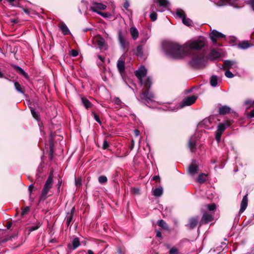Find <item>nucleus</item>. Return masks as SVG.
<instances>
[{"instance_id": "cd10ccee", "label": "nucleus", "mask_w": 254, "mask_h": 254, "mask_svg": "<svg viewBox=\"0 0 254 254\" xmlns=\"http://www.w3.org/2000/svg\"><path fill=\"white\" fill-rule=\"evenodd\" d=\"M150 17L152 21H154L157 19V14L154 11V5H152L151 7V12L150 14Z\"/></svg>"}, {"instance_id": "052dcab7", "label": "nucleus", "mask_w": 254, "mask_h": 254, "mask_svg": "<svg viewBox=\"0 0 254 254\" xmlns=\"http://www.w3.org/2000/svg\"><path fill=\"white\" fill-rule=\"evenodd\" d=\"M134 141L133 140H131V146H130V149L132 150L134 147Z\"/></svg>"}, {"instance_id": "b1692460", "label": "nucleus", "mask_w": 254, "mask_h": 254, "mask_svg": "<svg viewBox=\"0 0 254 254\" xmlns=\"http://www.w3.org/2000/svg\"><path fill=\"white\" fill-rule=\"evenodd\" d=\"M163 188L162 187H158L153 190V194L154 196H160L162 194Z\"/></svg>"}, {"instance_id": "4be33fe9", "label": "nucleus", "mask_w": 254, "mask_h": 254, "mask_svg": "<svg viewBox=\"0 0 254 254\" xmlns=\"http://www.w3.org/2000/svg\"><path fill=\"white\" fill-rule=\"evenodd\" d=\"M230 108L227 106H223L219 108V113L221 115H225L229 113L230 111Z\"/></svg>"}, {"instance_id": "9b49d317", "label": "nucleus", "mask_w": 254, "mask_h": 254, "mask_svg": "<svg viewBox=\"0 0 254 254\" xmlns=\"http://www.w3.org/2000/svg\"><path fill=\"white\" fill-rule=\"evenodd\" d=\"M118 39L119 42L120 43L121 46L124 50L126 48L127 45V43L126 42V39L124 37L123 35L122 32L120 30L118 31Z\"/></svg>"}, {"instance_id": "39448f33", "label": "nucleus", "mask_w": 254, "mask_h": 254, "mask_svg": "<svg viewBox=\"0 0 254 254\" xmlns=\"http://www.w3.org/2000/svg\"><path fill=\"white\" fill-rule=\"evenodd\" d=\"M154 3L157 4V6H154L156 11L163 12L166 9L170 2L168 0H154Z\"/></svg>"}, {"instance_id": "338daca9", "label": "nucleus", "mask_w": 254, "mask_h": 254, "mask_svg": "<svg viewBox=\"0 0 254 254\" xmlns=\"http://www.w3.org/2000/svg\"><path fill=\"white\" fill-rule=\"evenodd\" d=\"M8 1H9L10 2L12 3V2H13L15 0H7Z\"/></svg>"}, {"instance_id": "6e6552de", "label": "nucleus", "mask_w": 254, "mask_h": 254, "mask_svg": "<svg viewBox=\"0 0 254 254\" xmlns=\"http://www.w3.org/2000/svg\"><path fill=\"white\" fill-rule=\"evenodd\" d=\"M107 6L106 5L103 4L101 3L93 2L92 3V6L90 7V9L94 12H96L98 13L99 12L98 10H105Z\"/></svg>"}, {"instance_id": "f3484780", "label": "nucleus", "mask_w": 254, "mask_h": 254, "mask_svg": "<svg viewBox=\"0 0 254 254\" xmlns=\"http://www.w3.org/2000/svg\"><path fill=\"white\" fill-rule=\"evenodd\" d=\"M220 53L216 49H212L209 54V58L212 60L216 59L220 57Z\"/></svg>"}, {"instance_id": "a18cd8bd", "label": "nucleus", "mask_w": 254, "mask_h": 254, "mask_svg": "<svg viewBox=\"0 0 254 254\" xmlns=\"http://www.w3.org/2000/svg\"><path fill=\"white\" fill-rule=\"evenodd\" d=\"M114 102L117 105H120L121 104V100L118 97H116L114 98Z\"/></svg>"}, {"instance_id": "f257e3e1", "label": "nucleus", "mask_w": 254, "mask_h": 254, "mask_svg": "<svg viewBox=\"0 0 254 254\" xmlns=\"http://www.w3.org/2000/svg\"><path fill=\"white\" fill-rule=\"evenodd\" d=\"M206 44V40L203 37L190 40L183 45L178 43L167 42L164 44L165 54L170 58L174 59H181L185 56L192 55L189 64L190 66L196 68H201L205 66L207 58L202 52H193V50L202 49Z\"/></svg>"}, {"instance_id": "f8f14e48", "label": "nucleus", "mask_w": 254, "mask_h": 254, "mask_svg": "<svg viewBox=\"0 0 254 254\" xmlns=\"http://www.w3.org/2000/svg\"><path fill=\"white\" fill-rule=\"evenodd\" d=\"M213 220V216L212 215L208 213H205L203 214L201 221H200V224H206L208 223L209 222H210Z\"/></svg>"}, {"instance_id": "1a4fd4ad", "label": "nucleus", "mask_w": 254, "mask_h": 254, "mask_svg": "<svg viewBox=\"0 0 254 254\" xmlns=\"http://www.w3.org/2000/svg\"><path fill=\"white\" fill-rule=\"evenodd\" d=\"M210 39H211L212 42L213 44H216V39L217 38H224L225 37V35L215 30H213L211 33L210 34Z\"/></svg>"}, {"instance_id": "69168bd1", "label": "nucleus", "mask_w": 254, "mask_h": 254, "mask_svg": "<svg viewBox=\"0 0 254 254\" xmlns=\"http://www.w3.org/2000/svg\"><path fill=\"white\" fill-rule=\"evenodd\" d=\"M118 253H119V254H122V251H121V249H119V250H118Z\"/></svg>"}, {"instance_id": "5fc2aeb1", "label": "nucleus", "mask_w": 254, "mask_h": 254, "mask_svg": "<svg viewBox=\"0 0 254 254\" xmlns=\"http://www.w3.org/2000/svg\"><path fill=\"white\" fill-rule=\"evenodd\" d=\"M134 133L135 136H138L139 135V134H140V132H139V131L138 130L135 129L134 130Z\"/></svg>"}, {"instance_id": "7ed1b4c3", "label": "nucleus", "mask_w": 254, "mask_h": 254, "mask_svg": "<svg viewBox=\"0 0 254 254\" xmlns=\"http://www.w3.org/2000/svg\"><path fill=\"white\" fill-rule=\"evenodd\" d=\"M232 123L230 121H225L222 123H220L217 127V129L215 133V139L217 142H219L221 139V135L223 132Z\"/></svg>"}, {"instance_id": "680f3d73", "label": "nucleus", "mask_w": 254, "mask_h": 254, "mask_svg": "<svg viewBox=\"0 0 254 254\" xmlns=\"http://www.w3.org/2000/svg\"><path fill=\"white\" fill-rule=\"evenodd\" d=\"M250 115L251 117H254V109L251 112Z\"/></svg>"}, {"instance_id": "f704fd0d", "label": "nucleus", "mask_w": 254, "mask_h": 254, "mask_svg": "<svg viewBox=\"0 0 254 254\" xmlns=\"http://www.w3.org/2000/svg\"><path fill=\"white\" fill-rule=\"evenodd\" d=\"M136 54L139 56H142L143 55V47L142 46H138L136 48Z\"/></svg>"}, {"instance_id": "09e8293b", "label": "nucleus", "mask_w": 254, "mask_h": 254, "mask_svg": "<svg viewBox=\"0 0 254 254\" xmlns=\"http://www.w3.org/2000/svg\"><path fill=\"white\" fill-rule=\"evenodd\" d=\"M249 4L251 5L252 7L254 8V0H249Z\"/></svg>"}, {"instance_id": "de8ad7c7", "label": "nucleus", "mask_w": 254, "mask_h": 254, "mask_svg": "<svg viewBox=\"0 0 254 254\" xmlns=\"http://www.w3.org/2000/svg\"><path fill=\"white\" fill-rule=\"evenodd\" d=\"M20 73L22 74L25 78H28V75L27 73L25 72V71L22 69V70L20 72Z\"/></svg>"}, {"instance_id": "864d4df0", "label": "nucleus", "mask_w": 254, "mask_h": 254, "mask_svg": "<svg viewBox=\"0 0 254 254\" xmlns=\"http://www.w3.org/2000/svg\"><path fill=\"white\" fill-rule=\"evenodd\" d=\"M75 185L76 186H79L81 185V181L80 180H75Z\"/></svg>"}, {"instance_id": "ddd939ff", "label": "nucleus", "mask_w": 254, "mask_h": 254, "mask_svg": "<svg viewBox=\"0 0 254 254\" xmlns=\"http://www.w3.org/2000/svg\"><path fill=\"white\" fill-rule=\"evenodd\" d=\"M248 194H246L243 197L241 201L240 212L242 213L245 210L248 206Z\"/></svg>"}, {"instance_id": "6e6d98bb", "label": "nucleus", "mask_w": 254, "mask_h": 254, "mask_svg": "<svg viewBox=\"0 0 254 254\" xmlns=\"http://www.w3.org/2000/svg\"><path fill=\"white\" fill-rule=\"evenodd\" d=\"M245 104L250 106H252L254 105V102L251 101H246Z\"/></svg>"}, {"instance_id": "e433bc0d", "label": "nucleus", "mask_w": 254, "mask_h": 254, "mask_svg": "<svg viewBox=\"0 0 254 254\" xmlns=\"http://www.w3.org/2000/svg\"><path fill=\"white\" fill-rule=\"evenodd\" d=\"M207 209L210 211H213L216 208V205L214 203L207 204L206 205Z\"/></svg>"}, {"instance_id": "0eeeda50", "label": "nucleus", "mask_w": 254, "mask_h": 254, "mask_svg": "<svg viewBox=\"0 0 254 254\" xmlns=\"http://www.w3.org/2000/svg\"><path fill=\"white\" fill-rule=\"evenodd\" d=\"M176 14L177 16L182 18V22L186 25L190 26L191 25L192 21L189 18H187L186 17V14L184 10L181 9H178L177 10Z\"/></svg>"}, {"instance_id": "c756f323", "label": "nucleus", "mask_w": 254, "mask_h": 254, "mask_svg": "<svg viewBox=\"0 0 254 254\" xmlns=\"http://www.w3.org/2000/svg\"><path fill=\"white\" fill-rule=\"evenodd\" d=\"M81 100L83 104L86 109H88L91 107V104L88 99L82 98Z\"/></svg>"}, {"instance_id": "4468645a", "label": "nucleus", "mask_w": 254, "mask_h": 254, "mask_svg": "<svg viewBox=\"0 0 254 254\" xmlns=\"http://www.w3.org/2000/svg\"><path fill=\"white\" fill-rule=\"evenodd\" d=\"M117 67L118 70L122 75V77L124 78V76L125 74V63L123 61L119 60L118 61L117 63Z\"/></svg>"}, {"instance_id": "aec40b11", "label": "nucleus", "mask_w": 254, "mask_h": 254, "mask_svg": "<svg viewBox=\"0 0 254 254\" xmlns=\"http://www.w3.org/2000/svg\"><path fill=\"white\" fill-rule=\"evenodd\" d=\"M59 27L61 29L63 34L64 35H68L70 34V31L66 25L65 24H64L63 22L59 24Z\"/></svg>"}, {"instance_id": "37998d69", "label": "nucleus", "mask_w": 254, "mask_h": 254, "mask_svg": "<svg viewBox=\"0 0 254 254\" xmlns=\"http://www.w3.org/2000/svg\"><path fill=\"white\" fill-rule=\"evenodd\" d=\"M17 234H14L12 235L8 236L5 241H7V240H12L13 239H15L16 238H17Z\"/></svg>"}, {"instance_id": "774afa93", "label": "nucleus", "mask_w": 254, "mask_h": 254, "mask_svg": "<svg viewBox=\"0 0 254 254\" xmlns=\"http://www.w3.org/2000/svg\"><path fill=\"white\" fill-rule=\"evenodd\" d=\"M166 110H171V111H173V109H171L170 108H169L168 109H165Z\"/></svg>"}, {"instance_id": "9d476101", "label": "nucleus", "mask_w": 254, "mask_h": 254, "mask_svg": "<svg viewBox=\"0 0 254 254\" xmlns=\"http://www.w3.org/2000/svg\"><path fill=\"white\" fill-rule=\"evenodd\" d=\"M198 170V164L195 160H193L189 167V173L191 175L196 174Z\"/></svg>"}, {"instance_id": "a19ab883", "label": "nucleus", "mask_w": 254, "mask_h": 254, "mask_svg": "<svg viewBox=\"0 0 254 254\" xmlns=\"http://www.w3.org/2000/svg\"><path fill=\"white\" fill-rule=\"evenodd\" d=\"M109 146V143L107 142L106 140H104L103 143V149H107Z\"/></svg>"}, {"instance_id": "473e14b6", "label": "nucleus", "mask_w": 254, "mask_h": 254, "mask_svg": "<svg viewBox=\"0 0 254 254\" xmlns=\"http://www.w3.org/2000/svg\"><path fill=\"white\" fill-rule=\"evenodd\" d=\"M41 225V223L40 222L36 223L35 226H32L29 228V231L31 232L33 231L37 230Z\"/></svg>"}, {"instance_id": "f03ea898", "label": "nucleus", "mask_w": 254, "mask_h": 254, "mask_svg": "<svg viewBox=\"0 0 254 254\" xmlns=\"http://www.w3.org/2000/svg\"><path fill=\"white\" fill-rule=\"evenodd\" d=\"M147 74V69L144 66H140L139 69L135 71V75L139 80L141 86H143L142 92L140 94V98L141 100L146 101H152L154 98V94L148 91L152 84L151 80L149 77H147L143 80L142 78L146 76Z\"/></svg>"}, {"instance_id": "dca6fc26", "label": "nucleus", "mask_w": 254, "mask_h": 254, "mask_svg": "<svg viewBox=\"0 0 254 254\" xmlns=\"http://www.w3.org/2000/svg\"><path fill=\"white\" fill-rule=\"evenodd\" d=\"M74 212V207H73L70 213H68L66 215L65 219H66V223L67 226H68L71 222L72 221L73 217V214Z\"/></svg>"}, {"instance_id": "603ef678", "label": "nucleus", "mask_w": 254, "mask_h": 254, "mask_svg": "<svg viewBox=\"0 0 254 254\" xmlns=\"http://www.w3.org/2000/svg\"><path fill=\"white\" fill-rule=\"evenodd\" d=\"M156 237H159V238H161L162 234H161V232L160 231H158V230L156 231Z\"/></svg>"}, {"instance_id": "423d86ee", "label": "nucleus", "mask_w": 254, "mask_h": 254, "mask_svg": "<svg viewBox=\"0 0 254 254\" xmlns=\"http://www.w3.org/2000/svg\"><path fill=\"white\" fill-rule=\"evenodd\" d=\"M197 98L196 95H190L185 97L180 104V108L191 105L195 103Z\"/></svg>"}, {"instance_id": "49530a36", "label": "nucleus", "mask_w": 254, "mask_h": 254, "mask_svg": "<svg viewBox=\"0 0 254 254\" xmlns=\"http://www.w3.org/2000/svg\"><path fill=\"white\" fill-rule=\"evenodd\" d=\"M98 14L100 15H102L104 17H108L109 15H110V14H109L108 12L106 13H102V12H98Z\"/></svg>"}, {"instance_id": "2f4dec72", "label": "nucleus", "mask_w": 254, "mask_h": 254, "mask_svg": "<svg viewBox=\"0 0 254 254\" xmlns=\"http://www.w3.org/2000/svg\"><path fill=\"white\" fill-rule=\"evenodd\" d=\"M14 86L15 89L19 93L24 94V92L22 90V87L21 85L18 82H14Z\"/></svg>"}, {"instance_id": "c03bdc74", "label": "nucleus", "mask_w": 254, "mask_h": 254, "mask_svg": "<svg viewBox=\"0 0 254 254\" xmlns=\"http://www.w3.org/2000/svg\"><path fill=\"white\" fill-rule=\"evenodd\" d=\"M93 115H94V118L95 120V121L96 122H97L98 123L101 124V121L100 120L99 116L96 114H95V113H94Z\"/></svg>"}, {"instance_id": "ea45409f", "label": "nucleus", "mask_w": 254, "mask_h": 254, "mask_svg": "<svg viewBox=\"0 0 254 254\" xmlns=\"http://www.w3.org/2000/svg\"><path fill=\"white\" fill-rule=\"evenodd\" d=\"M178 250L175 248H172L169 251V254H178Z\"/></svg>"}, {"instance_id": "13d9d810", "label": "nucleus", "mask_w": 254, "mask_h": 254, "mask_svg": "<svg viewBox=\"0 0 254 254\" xmlns=\"http://www.w3.org/2000/svg\"><path fill=\"white\" fill-rule=\"evenodd\" d=\"M11 226L12 223L10 222H8L6 226L7 229H9L11 228Z\"/></svg>"}, {"instance_id": "5701e85b", "label": "nucleus", "mask_w": 254, "mask_h": 254, "mask_svg": "<svg viewBox=\"0 0 254 254\" xmlns=\"http://www.w3.org/2000/svg\"><path fill=\"white\" fill-rule=\"evenodd\" d=\"M251 46V45L247 41H244L240 42L238 47L241 49H246Z\"/></svg>"}, {"instance_id": "72a5a7b5", "label": "nucleus", "mask_w": 254, "mask_h": 254, "mask_svg": "<svg viewBox=\"0 0 254 254\" xmlns=\"http://www.w3.org/2000/svg\"><path fill=\"white\" fill-rule=\"evenodd\" d=\"M107 181V178L105 176H100L98 177V181L101 184H106Z\"/></svg>"}, {"instance_id": "6ab92c4d", "label": "nucleus", "mask_w": 254, "mask_h": 254, "mask_svg": "<svg viewBox=\"0 0 254 254\" xmlns=\"http://www.w3.org/2000/svg\"><path fill=\"white\" fill-rule=\"evenodd\" d=\"M96 42L100 49L105 48L106 46L105 40L101 37H98L96 39Z\"/></svg>"}, {"instance_id": "3c124183", "label": "nucleus", "mask_w": 254, "mask_h": 254, "mask_svg": "<svg viewBox=\"0 0 254 254\" xmlns=\"http://www.w3.org/2000/svg\"><path fill=\"white\" fill-rule=\"evenodd\" d=\"M14 68L17 71L19 72L22 70V68H21L20 66H17V65H14Z\"/></svg>"}, {"instance_id": "58836bf2", "label": "nucleus", "mask_w": 254, "mask_h": 254, "mask_svg": "<svg viewBox=\"0 0 254 254\" xmlns=\"http://www.w3.org/2000/svg\"><path fill=\"white\" fill-rule=\"evenodd\" d=\"M31 112L33 118L36 119L37 120H38L39 116L38 114L35 111V110L34 109H31Z\"/></svg>"}, {"instance_id": "79ce46f5", "label": "nucleus", "mask_w": 254, "mask_h": 254, "mask_svg": "<svg viewBox=\"0 0 254 254\" xmlns=\"http://www.w3.org/2000/svg\"><path fill=\"white\" fill-rule=\"evenodd\" d=\"M71 55L72 57H75L78 56V52L75 50H72L71 51Z\"/></svg>"}, {"instance_id": "393cba45", "label": "nucleus", "mask_w": 254, "mask_h": 254, "mask_svg": "<svg viewBox=\"0 0 254 254\" xmlns=\"http://www.w3.org/2000/svg\"><path fill=\"white\" fill-rule=\"evenodd\" d=\"M218 78L216 75H212L210 78V84L213 87H216L217 85Z\"/></svg>"}, {"instance_id": "4d7b16f0", "label": "nucleus", "mask_w": 254, "mask_h": 254, "mask_svg": "<svg viewBox=\"0 0 254 254\" xmlns=\"http://www.w3.org/2000/svg\"><path fill=\"white\" fill-rule=\"evenodd\" d=\"M98 58L101 61V62H104V60H105V58L103 56H101L100 55H98Z\"/></svg>"}, {"instance_id": "c9c22d12", "label": "nucleus", "mask_w": 254, "mask_h": 254, "mask_svg": "<svg viewBox=\"0 0 254 254\" xmlns=\"http://www.w3.org/2000/svg\"><path fill=\"white\" fill-rule=\"evenodd\" d=\"M30 210V207L28 206L22 208L21 215L24 216L26 215Z\"/></svg>"}, {"instance_id": "a878e982", "label": "nucleus", "mask_w": 254, "mask_h": 254, "mask_svg": "<svg viewBox=\"0 0 254 254\" xmlns=\"http://www.w3.org/2000/svg\"><path fill=\"white\" fill-rule=\"evenodd\" d=\"M157 224L159 226L161 227L165 230H168L169 227L167 223L162 219L158 221Z\"/></svg>"}, {"instance_id": "7c9ffc66", "label": "nucleus", "mask_w": 254, "mask_h": 254, "mask_svg": "<svg viewBox=\"0 0 254 254\" xmlns=\"http://www.w3.org/2000/svg\"><path fill=\"white\" fill-rule=\"evenodd\" d=\"M236 64L235 62L230 60H225L224 62V65L226 67H230Z\"/></svg>"}, {"instance_id": "bf43d9fd", "label": "nucleus", "mask_w": 254, "mask_h": 254, "mask_svg": "<svg viewBox=\"0 0 254 254\" xmlns=\"http://www.w3.org/2000/svg\"><path fill=\"white\" fill-rule=\"evenodd\" d=\"M159 179V176H154L153 178H152V180H154V181H157V180H158Z\"/></svg>"}, {"instance_id": "4c0bfd02", "label": "nucleus", "mask_w": 254, "mask_h": 254, "mask_svg": "<svg viewBox=\"0 0 254 254\" xmlns=\"http://www.w3.org/2000/svg\"><path fill=\"white\" fill-rule=\"evenodd\" d=\"M225 75L228 78H232L234 76V74L229 70L225 71Z\"/></svg>"}, {"instance_id": "bb28decb", "label": "nucleus", "mask_w": 254, "mask_h": 254, "mask_svg": "<svg viewBox=\"0 0 254 254\" xmlns=\"http://www.w3.org/2000/svg\"><path fill=\"white\" fill-rule=\"evenodd\" d=\"M73 249H76L80 245V241L78 238H74L72 241Z\"/></svg>"}, {"instance_id": "0e129e2a", "label": "nucleus", "mask_w": 254, "mask_h": 254, "mask_svg": "<svg viewBox=\"0 0 254 254\" xmlns=\"http://www.w3.org/2000/svg\"><path fill=\"white\" fill-rule=\"evenodd\" d=\"M33 188V185H31L29 186V190H30V192L32 191V189Z\"/></svg>"}, {"instance_id": "e2e57ef3", "label": "nucleus", "mask_w": 254, "mask_h": 254, "mask_svg": "<svg viewBox=\"0 0 254 254\" xmlns=\"http://www.w3.org/2000/svg\"><path fill=\"white\" fill-rule=\"evenodd\" d=\"M87 254H94L92 250H89L87 251Z\"/></svg>"}, {"instance_id": "20e7f679", "label": "nucleus", "mask_w": 254, "mask_h": 254, "mask_svg": "<svg viewBox=\"0 0 254 254\" xmlns=\"http://www.w3.org/2000/svg\"><path fill=\"white\" fill-rule=\"evenodd\" d=\"M53 186V175L50 174L46 181L43 189L41 198L46 199L47 197V194Z\"/></svg>"}, {"instance_id": "c85d7f7f", "label": "nucleus", "mask_w": 254, "mask_h": 254, "mask_svg": "<svg viewBox=\"0 0 254 254\" xmlns=\"http://www.w3.org/2000/svg\"><path fill=\"white\" fill-rule=\"evenodd\" d=\"M206 180V175L205 174H200L197 178V181L199 183H203Z\"/></svg>"}, {"instance_id": "412c9836", "label": "nucleus", "mask_w": 254, "mask_h": 254, "mask_svg": "<svg viewBox=\"0 0 254 254\" xmlns=\"http://www.w3.org/2000/svg\"><path fill=\"white\" fill-rule=\"evenodd\" d=\"M198 219L196 218H192L190 219L189 223L187 226L190 229L194 228L197 224Z\"/></svg>"}, {"instance_id": "8fccbe9b", "label": "nucleus", "mask_w": 254, "mask_h": 254, "mask_svg": "<svg viewBox=\"0 0 254 254\" xmlns=\"http://www.w3.org/2000/svg\"><path fill=\"white\" fill-rule=\"evenodd\" d=\"M129 6V2L127 1H126V2H125V3L124 4V7L126 9H127L128 8Z\"/></svg>"}, {"instance_id": "a211bd4d", "label": "nucleus", "mask_w": 254, "mask_h": 254, "mask_svg": "<svg viewBox=\"0 0 254 254\" xmlns=\"http://www.w3.org/2000/svg\"><path fill=\"white\" fill-rule=\"evenodd\" d=\"M132 38L134 40H136L139 36L138 30L135 27H131L129 30Z\"/></svg>"}, {"instance_id": "2eb2a0df", "label": "nucleus", "mask_w": 254, "mask_h": 254, "mask_svg": "<svg viewBox=\"0 0 254 254\" xmlns=\"http://www.w3.org/2000/svg\"><path fill=\"white\" fill-rule=\"evenodd\" d=\"M189 147L191 152H193L196 147V139L194 136L190 137L188 144Z\"/></svg>"}]
</instances>
